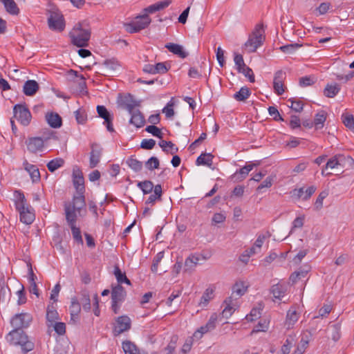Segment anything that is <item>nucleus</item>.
I'll use <instances>...</instances> for the list:
<instances>
[{
	"label": "nucleus",
	"instance_id": "nucleus-1",
	"mask_svg": "<svg viewBox=\"0 0 354 354\" xmlns=\"http://www.w3.org/2000/svg\"><path fill=\"white\" fill-rule=\"evenodd\" d=\"M91 35V29L86 21L78 22L69 32L71 44L79 48L88 46Z\"/></svg>",
	"mask_w": 354,
	"mask_h": 354
},
{
	"label": "nucleus",
	"instance_id": "nucleus-2",
	"mask_svg": "<svg viewBox=\"0 0 354 354\" xmlns=\"http://www.w3.org/2000/svg\"><path fill=\"white\" fill-rule=\"evenodd\" d=\"M7 340L12 345H19L24 354L35 348V344L28 339V335L22 330L13 329L7 335Z\"/></svg>",
	"mask_w": 354,
	"mask_h": 354
},
{
	"label": "nucleus",
	"instance_id": "nucleus-3",
	"mask_svg": "<svg viewBox=\"0 0 354 354\" xmlns=\"http://www.w3.org/2000/svg\"><path fill=\"white\" fill-rule=\"evenodd\" d=\"M86 206L84 194L76 192L71 202H65L64 204L65 216L71 215L73 218H77V214H81L82 209Z\"/></svg>",
	"mask_w": 354,
	"mask_h": 354
},
{
	"label": "nucleus",
	"instance_id": "nucleus-4",
	"mask_svg": "<svg viewBox=\"0 0 354 354\" xmlns=\"http://www.w3.org/2000/svg\"><path fill=\"white\" fill-rule=\"evenodd\" d=\"M264 32L262 24L256 25L254 30L245 43V46L248 53H254L263 44L265 40Z\"/></svg>",
	"mask_w": 354,
	"mask_h": 354
},
{
	"label": "nucleus",
	"instance_id": "nucleus-5",
	"mask_svg": "<svg viewBox=\"0 0 354 354\" xmlns=\"http://www.w3.org/2000/svg\"><path fill=\"white\" fill-rule=\"evenodd\" d=\"M48 28L58 32H62L65 29L66 21L62 12L58 9H52L48 11Z\"/></svg>",
	"mask_w": 354,
	"mask_h": 354
},
{
	"label": "nucleus",
	"instance_id": "nucleus-6",
	"mask_svg": "<svg viewBox=\"0 0 354 354\" xmlns=\"http://www.w3.org/2000/svg\"><path fill=\"white\" fill-rule=\"evenodd\" d=\"M51 138H57L55 136V133L53 131L48 130L46 136V133H44L43 138L33 137L28 138L26 140L28 150L34 153L39 151H41L44 147V141H46Z\"/></svg>",
	"mask_w": 354,
	"mask_h": 354
},
{
	"label": "nucleus",
	"instance_id": "nucleus-7",
	"mask_svg": "<svg viewBox=\"0 0 354 354\" xmlns=\"http://www.w3.org/2000/svg\"><path fill=\"white\" fill-rule=\"evenodd\" d=\"M14 117L21 122V124L27 126L31 120V113L29 109L23 104H16L13 108Z\"/></svg>",
	"mask_w": 354,
	"mask_h": 354
},
{
	"label": "nucleus",
	"instance_id": "nucleus-8",
	"mask_svg": "<svg viewBox=\"0 0 354 354\" xmlns=\"http://www.w3.org/2000/svg\"><path fill=\"white\" fill-rule=\"evenodd\" d=\"M346 164H348L351 167H353L354 159L348 156L336 155L328 160L325 165V169H334L338 166L344 167Z\"/></svg>",
	"mask_w": 354,
	"mask_h": 354
},
{
	"label": "nucleus",
	"instance_id": "nucleus-9",
	"mask_svg": "<svg viewBox=\"0 0 354 354\" xmlns=\"http://www.w3.org/2000/svg\"><path fill=\"white\" fill-rule=\"evenodd\" d=\"M32 320L30 314L21 313L16 314L11 319L10 324L15 330H21L23 328H27Z\"/></svg>",
	"mask_w": 354,
	"mask_h": 354
},
{
	"label": "nucleus",
	"instance_id": "nucleus-10",
	"mask_svg": "<svg viewBox=\"0 0 354 354\" xmlns=\"http://www.w3.org/2000/svg\"><path fill=\"white\" fill-rule=\"evenodd\" d=\"M131 327V319L127 315H122L115 319L113 329L114 336H118L124 332L129 330Z\"/></svg>",
	"mask_w": 354,
	"mask_h": 354
},
{
	"label": "nucleus",
	"instance_id": "nucleus-11",
	"mask_svg": "<svg viewBox=\"0 0 354 354\" xmlns=\"http://www.w3.org/2000/svg\"><path fill=\"white\" fill-rule=\"evenodd\" d=\"M97 112L99 117L104 120V124L106 125L107 131L109 132H113L114 129L113 127V116L111 114L107 109L103 105L97 106Z\"/></svg>",
	"mask_w": 354,
	"mask_h": 354
},
{
	"label": "nucleus",
	"instance_id": "nucleus-12",
	"mask_svg": "<svg viewBox=\"0 0 354 354\" xmlns=\"http://www.w3.org/2000/svg\"><path fill=\"white\" fill-rule=\"evenodd\" d=\"M73 183L77 193L84 194V178L82 171L79 168L73 169Z\"/></svg>",
	"mask_w": 354,
	"mask_h": 354
},
{
	"label": "nucleus",
	"instance_id": "nucleus-13",
	"mask_svg": "<svg viewBox=\"0 0 354 354\" xmlns=\"http://www.w3.org/2000/svg\"><path fill=\"white\" fill-rule=\"evenodd\" d=\"M77 218H73L71 215H68L67 218H66V221L67 224L71 229L73 238V239L78 243L83 245L84 241L81 234V230L80 227L76 226V222Z\"/></svg>",
	"mask_w": 354,
	"mask_h": 354
},
{
	"label": "nucleus",
	"instance_id": "nucleus-14",
	"mask_svg": "<svg viewBox=\"0 0 354 354\" xmlns=\"http://www.w3.org/2000/svg\"><path fill=\"white\" fill-rule=\"evenodd\" d=\"M127 292L124 288L120 285L112 286L111 290V302L112 303H122L124 301Z\"/></svg>",
	"mask_w": 354,
	"mask_h": 354
},
{
	"label": "nucleus",
	"instance_id": "nucleus-15",
	"mask_svg": "<svg viewBox=\"0 0 354 354\" xmlns=\"http://www.w3.org/2000/svg\"><path fill=\"white\" fill-rule=\"evenodd\" d=\"M119 103L120 105L122 108L127 109L129 113L132 112L133 110L135 109L136 106H140V102L136 101L134 99L133 95H132L130 93L124 96V98L122 99Z\"/></svg>",
	"mask_w": 354,
	"mask_h": 354
},
{
	"label": "nucleus",
	"instance_id": "nucleus-16",
	"mask_svg": "<svg viewBox=\"0 0 354 354\" xmlns=\"http://www.w3.org/2000/svg\"><path fill=\"white\" fill-rule=\"evenodd\" d=\"M15 196V205L16 209L19 212L22 210H24L26 207H29L30 206L27 203V200L24 194V193L21 190H15L14 192Z\"/></svg>",
	"mask_w": 354,
	"mask_h": 354
},
{
	"label": "nucleus",
	"instance_id": "nucleus-17",
	"mask_svg": "<svg viewBox=\"0 0 354 354\" xmlns=\"http://www.w3.org/2000/svg\"><path fill=\"white\" fill-rule=\"evenodd\" d=\"M91 151L90 153V167L94 168L100 162L102 156V149L100 148L97 144H93L91 146Z\"/></svg>",
	"mask_w": 354,
	"mask_h": 354
},
{
	"label": "nucleus",
	"instance_id": "nucleus-18",
	"mask_svg": "<svg viewBox=\"0 0 354 354\" xmlns=\"http://www.w3.org/2000/svg\"><path fill=\"white\" fill-rule=\"evenodd\" d=\"M218 319V315L216 313H213L209 317V319L207 322V324L201 326L198 330H197L195 333L194 336H196L198 333L201 334V336H202L203 334L207 333L208 331H210L215 328L216 327V323Z\"/></svg>",
	"mask_w": 354,
	"mask_h": 354
},
{
	"label": "nucleus",
	"instance_id": "nucleus-19",
	"mask_svg": "<svg viewBox=\"0 0 354 354\" xmlns=\"http://www.w3.org/2000/svg\"><path fill=\"white\" fill-rule=\"evenodd\" d=\"M131 115L129 123L134 125L137 128L144 126L145 120L143 114L138 109H133L132 112L129 113Z\"/></svg>",
	"mask_w": 354,
	"mask_h": 354
},
{
	"label": "nucleus",
	"instance_id": "nucleus-20",
	"mask_svg": "<svg viewBox=\"0 0 354 354\" xmlns=\"http://www.w3.org/2000/svg\"><path fill=\"white\" fill-rule=\"evenodd\" d=\"M71 321L75 322L79 319V314L81 311V306L77 298L73 297L71 300V306L69 307Z\"/></svg>",
	"mask_w": 354,
	"mask_h": 354
},
{
	"label": "nucleus",
	"instance_id": "nucleus-21",
	"mask_svg": "<svg viewBox=\"0 0 354 354\" xmlns=\"http://www.w3.org/2000/svg\"><path fill=\"white\" fill-rule=\"evenodd\" d=\"M39 89V85L37 81L29 80L25 82L23 86V92L26 96H33Z\"/></svg>",
	"mask_w": 354,
	"mask_h": 354
},
{
	"label": "nucleus",
	"instance_id": "nucleus-22",
	"mask_svg": "<svg viewBox=\"0 0 354 354\" xmlns=\"http://www.w3.org/2000/svg\"><path fill=\"white\" fill-rule=\"evenodd\" d=\"M46 120L49 126L54 129L59 128L62 125V117L57 113H47L46 114Z\"/></svg>",
	"mask_w": 354,
	"mask_h": 354
},
{
	"label": "nucleus",
	"instance_id": "nucleus-23",
	"mask_svg": "<svg viewBox=\"0 0 354 354\" xmlns=\"http://www.w3.org/2000/svg\"><path fill=\"white\" fill-rule=\"evenodd\" d=\"M165 48L168 49L169 51L178 55L180 58H185L188 55V53L184 51L183 46L179 44L167 43L165 45Z\"/></svg>",
	"mask_w": 354,
	"mask_h": 354
},
{
	"label": "nucleus",
	"instance_id": "nucleus-24",
	"mask_svg": "<svg viewBox=\"0 0 354 354\" xmlns=\"http://www.w3.org/2000/svg\"><path fill=\"white\" fill-rule=\"evenodd\" d=\"M25 169L29 173L32 182H37L40 180V173L37 167L26 161L24 163Z\"/></svg>",
	"mask_w": 354,
	"mask_h": 354
},
{
	"label": "nucleus",
	"instance_id": "nucleus-25",
	"mask_svg": "<svg viewBox=\"0 0 354 354\" xmlns=\"http://www.w3.org/2000/svg\"><path fill=\"white\" fill-rule=\"evenodd\" d=\"M162 186L160 184L155 185L153 189V194H151L147 200L145 201V204H151L152 205L156 201H162Z\"/></svg>",
	"mask_w": 354,
	"mask_h": 354
},
{
	"label": "nucleus",
	"instance_id": "nucleus-26",
	"mask_svg": "<svg viewBox=\"0 0 354 354\" xmlns=\"http://www.w3.org/2000/svg\"><path fill=\"white\" fill-rule=\"evenodd\" d=\"M20 221L27 225L31 224L35 220V214L30 207H26L24 210L19 212Z\"/></svg>",
	"mask_w": 354,
	"mask_h": 354
},
{
	"label": "nucleus",
	"instance_id": "nucleus-27",
	"mask_svg": "<svg viewBox=\"0 0 354 354\" xmlns=\"http://www.w3.org/2000/svg\"><path fill=\"white\" fill-rule=\"evenodd\" d=\"M234 295L232 294V295L224 300V304H225V308L223 310L221 313V315L223 317L226 319L229 318L234 311V308L232 304V301L234 299Z\"/></svg>",
	"mask_w": 354,
	"mask_h": 354
},
{
	"label": "nucleus",
	"instance_id": "nucleus-28",
	"mask_svg": "<svg viewBox=\"0 0 354 354\" xmlns=\"http://www.w3.org/2000/svg\"><path fill=\"white\" fill-rule=\"evenodd\" d=\"M171 3V0H164L152 4L145 9L147 13H153L168 7Z\"/></svg>",
	"mask_w": 354,
	"mask_h": 354
},
{
	"label": "nucleus",
	"instance_id": "nucleus-29",
	"mask_svg": "<svg viewBox=\"0 0 354 354\" xmlns=\"http://www.w3.org/2000/svg\"><path fill=\"white\" fill-rule=\"evenodd\" d=\"M6 10L10 15H17L19 13V9L14 0H0Z\"/></svg>",
	"mask_w": 354,
	"mask_h": 354
},
{
	"label": "nucleus",
	"instance_id": "nucleus-30",
	"mask_svg": "<svg viewBox=\"0 0 354 354\" xmlns=\"http://www.w3.org/2000/svg\"><path fill=\"white\" fill-rule=\"evenodd\" d=\"M68 73L73 75L75 77H77V83L78 84L79 91L81 93H88L86 89V83L85 77L82 75H79L78 73L74 70L71 69Z\"/></svg>",
	"mask_w": 354,
	"mask_h": 354
},
{
	"label": "nucleus",
	"instance_id": "nucleus-31",
	"mask_svg": "<svg viewBox=\"0 0 354 354\" xmlns=\"http://www.w3.org/2000/svg\"><path fill=\"white\" fill-rule=\"evenodd\" d=\"M140 30L146 28L151 23V19L147 14L139 15L133 21Z\"/></svg>",
	"mask_w": 354,
	"mask_h": 354
},
{
	"label": "nucleus",
	"instance_id": "nucleus-32",
	"mask_svg": "<svg viewBox=\"0 0 354 354\" xmlns=\"http://www.w3.org/2000/svg\"><path fill=\"white\" fill-rule=\"evenodd\" d=\"M214 156L209 153H201L196 159V163L197 165H206L208 167L212 166Z\"/></svg>",
	"mask_w": 354,
	"mask_h": 354
},
{
	"label": "nucleus",
	"instance_id": "nucleus-33",
	"mask_svg": "<svg viewBox=\"0 0 354 354\" xmlns=\"http://www.w3.org/2000/svg\"><path fill=\"white\" fill-rule=\"evenodd\" d=\"M251 95V91L247 86H243L241 89L235 93L233 97L238 102L245 101Z\"/></svg>",
	"mask_w": 354,
	"mask_h": 354
},
{
	"label": "nucleus",
	"instance_id": "nucleus-34",
	"mask_svg": "<svg viewBox=\"0 0 354 354\" xmlns=\"http://www.w3.org/2000/svg\"><path fill=\"white\" fill-rule=\"evenodd\" d=\"M103 71L106 73H109L115 71L120 66L118 62L115 59H107L104 61Z\"/></svg>",
	"mask_w": 354,
	"mask_h": 354
},
{
	"label": "nucleus",
	"instance_id": "nucleus-35",
	"mask_svg": "<svg viewBox=\"0 0 354 354\" xmlns=\"http://www.w3.org/2000/svg\"><path fill=\"white\" fill-rule=\"evenodd\" d=\"M248 287L245 286L244 282L238 281L234 284L232 286V295H236L239 297L243 296L245 292L247 291Z\"/></svg>",
	"mask_w": 354,
	"mask_h": 354
},
{
	"label": "nucleus",
	"instance_id": "nucleus-36",
	"mask_svg": "<svg viewBox=\"0 0 354 354\" xmlns=\"http://www.w3.org/2000/svg\"><path fill=\"white\" fill-rule=\"evenodd\" d=\"M122 348L125 354H137L139 351L136 345L129 340L122 342Z\"/></svg>",
	"mask_w": 354,
	"mask_h": 354
},
{
	"label": "nucleus",
	"instance_id": "nucleus-37",
	"mask_svg": "<svg viewBox=\"0 0 354 354\" xmlns=\"http://www.w3.org/2000/svg\"><path fill=\"white\" fill-rule=\"evenodd\" d=\"M137 186L142 191L144 194L151 193L155 187L153 183L151 180H148L138 182Z\"/></svg>",
	"mask_w": 354,
	"mask_h": 354
},
{
	"label": "nucleus",
	"instance_id": "nucleus-38",
	"mask_svg": "<svg viewBox=\"0 0 354 354\" xmlns=\"http://www.w3.org/2000/svg\"><path fill=\"white\" fill-rule=\"evenodd\" d=\"M127 165L135 172H139L142 169V163L141 161L136 159L133 156H131L126 160Z\"/></svg>",
	"mask_w": 354,
	"mask_h": 354
},
{
	"label": "nucleus",
	"instance_id": "nucleus-39",
	"mask_svg": "<svg viewBox=\"0 0 354 354\" xmlns=\"http://www.w3.org/2000/svg\"><path fill=\"white\" fill-rule=\"evenodd\" d=\"M342 120L344 124L354 133V117L348 113H344L342 115Z\"/></svg>",
	"mask_w": 354,
	"mask_h": 354
},
{
	"label": "nucleus",
	"instance_id": "nucleus-40",
	"mask_svg": "<svg viewBox=\"0 0 354 354\" xmlns=\"http://www.w3.org/2000/svg\"><path fill=\"white\" fill-rule=\"evenodd\" d=\"M298 318L299 315L297 311L290 308L287 312L286 324L288 325V328H290L291 326L295 324V323L298 320Z\"/></svg>",
	"mask_w": 354,
	"mask_h": 354
},
{
	"label": "nucleus",
	"instance_id": "nucleus-41",
	"mask_svg": "<svg viewBox=\"0 0 354 354\" xmlns=\"http://www.w3.org/2000/svg\"><path fill=\"white\" fill-rule=\"evenodd\" d=\"M340 88L337 84H327L324 90V95L327 97H335L339 91Z\"/></svg>",
	"mask_w": 354,
	"mask_h": 354
},
{
	"label": "nucleus",
	"instance_id": "nucleus-42",
	"mask_svg": "<svg viewBox=\"0 0 354 354\" xmlns=\"http://www.w3.org/2000/svg\"><path fill=\"white\" fill-rule=\"evenodd\" d=\"M114 274L116 277L118 284L122 283H127L128 285L131 284V281L127 277L126 274L124 272H122L118 266L115 267Z\"/></svg>",
	"mask_w": 354,
	"mask_h": 354
},
{
	"label": "nucleus",
	"instance_id": "nucleus-43",
	"mask_svg": "<svg viewBox=\"0 0 354 354\" xmlns=\"http://www.w3.org/2000/svg\"><path fill=\"white\" fill-rule=\"evenodd\" d=\"M64 164V160L61 158H57L51 160L47 164V167L50 172H54Z\"/></svg>",
	"mask_w": 354,
	"mask_h": 354
},
{
	"label": "nucleus",
	"instance_id": "nucleus-44",
	"mask_svg": "<svg viewBox=\"0 0 354 354\" xmlns=\"http://www.w3.org/2000/svg\"><path fill=\"white\" fill-rule=\"evenodd\" d=\"M271 293H272L274 298L281 299L285 295V288L281 284L273 285L271 288Z\"/></svg>",
	"mask_w": 354,
	"mask_h": 354
},
{
	"label": "nucleus",
	"instance_id": "nucleus-45",
	"mask_svg": "<svg viewBox=\"0 0 354 354\" xmlns=\"http://www.w3.org/2000/svg\"><path fill=\"white\" fill-rule=\"evenodd\" d=\"M326 113L324 111L317 113L315 116V120L313 122L316 129H319L322 128L324 127V124L326 121Z\"/></svg>",
	"mask_w": 354,
	"mask_h": 354
},
{
	"label": "nucleus",
	"instance_id": "nucleus-46",
	"mask_svg": "<svg viewBox=\"0 0 354 354\" xmlns=\"http://www.w3.org/2000/svg\"><path fill=\"white\" fill-rule=\"evenodd\" d=\"M249 171L248 169L244 166L239 170L236 171L232 176L231 178L234 181H241L246 178Z\"/></svg>",
	"mask_w": 354,
	"mask_h": 354
},
{
	"label": "nucleus",
	"instance_id": "nucleus-47",
	"mask_svg": "<svg viewBox=\"0 0 354 354\" xmlns=\"http://www.w3.org/2000/svg\"><path fill=\"white\" fill-rule=\"evenodd\" d=\"M200 259L195 255L188 257L185 261V270H192L198 263Z\"/></svg>",
	"mask_w": 354,
	"mask_h": 354
},
{
	"label": "nucleus",
	"instance_id": "nucleus-48",
	"mask_svg": "<svg viewBox=\"0 0 354 354\" xmlns=\"http://www.w3.org/2000/svg\"><path fill=\"white\" fill-rule=\"evenodd\" d=\"M81 303L84 310L86 312H89L91 310V299L88 293L86 291L82 293Z\"/></svg>",
	"mask_w": 354,
	"mask_h": 354
},
{
	"label": "nucleus",
	"instance_id": "nucleus-49",
	"mask_svg": "<svg viewBox=\"0 0 354 354\" xmlns=\"http://www.w3.org/2000/svg\"><path fill=\"white\" fill-rule=\"evenodd\" d=\"M59 319V315L53 306H48L46 310V319L53 323Z\"/></svg>",
	"mask_w": 354,
	"mask_h": 354
},
{
	"label": "nucleus",
	"instance_id": "nucleus-50",
	"mask_svg": "<svg viewBox=\"0 0 354 354\" xmlns=\"http://www.w3.org/2000/svg\"><path fill=\"white\" fill-rule=\"evenodd\" d=\"M155 74H165L171 68V65L167 62H159L154 65Z\"/></svg>",
	"mask_w": 354,
	"mask_h": 354
},
{
	"label": "nucleus",
	"instance_id": "nucleus-51",
	"mask_svg": "<svg viewBox=\"0 0 354 354\" xmlns=\"http://www.w3.org/2000/svg\"><path fill=\"white\" fill-rule=\"evenodd\" d=\"M288 102H290V107L295 112H301L303 110V102L296 98L289 99Z\"/></svg>",
	"mask_w": 354,
	"mask_h": 354
},
{
	"label": "nucleus",
	"instance_id": "nucleus-52",
	"mask_svg": "<svg viewBox=\"0 0 354 354\" xmlns=\"http://www.w3.org/2000/svg\"><path fill=\"white\" fill-rule=\"evenodd\" d=\"M145 131L160 139H162L163 137V133L161 132V130L156 125L147 126Z\"/></svg>",
	"mask_w": 354,
	"mask_h": 354
},
{
	"label": "nucleus",
	"instance_id": "nucleus-53",
	"mask_svg": "<svg viewBox=\"0 0 354 354\" xmlns=\"http://www.w3.org/2000/svg\"><path fill=\"white\" fill-rule=\"evenodd\" d=\"M160 165V162L158 158L152 156L146 162L145 167L149 170H153L155 169H158Z\"/></svg>",
	"mask_w": 354,
	"mask_h": 354
},
{
	"label": "nucleus",
	"instance_id": "nucleus-54",
	"mask_svg": "<svg viewBox=\"0 0 354 354\" xmlns=\"http://www.w3.org/2000/svg\"><path fill=\"white\" fill-rule=\"evenodd\" d=\"M234 63L236 66V69L238 72L242 71V69L245 67V64L243 60V55L238 53H234Z\"/></svg>",
	"mask_w": 354,
	"mask_h": 354
},
{
	"label": "nucleus",
	"instance_id": "nucleus-55",
	"mask_svg": "<svg viewBox=\"0 0 354 354\" xmlns=\"http://www.w3.org/2000/svg\"><path fill=\"white\" fill-rule=\"evenodd\" d=\"M10 297L11 291L8 286H3L0 288V301L4 302L9 300Z\"/></svg>",
	"mask_w": 354,
	"mask_h": 354
},
{
	"label": "nucleus",
	"instance_id": "nucleus-56",
	"mask_svg": "<svg viewBox=\"0 0 354 354\" xmlns=\"http://www.w3.org/2000/svg\"><path fill=\"white\" fill-rule=\"evenodd\" d=\"M301 46H302L301 44H299L297 43H295V44H287V45H285V46H282L279 48H280V50L283 53H292L295 50H297L299 47H301Z\"/></svg>",
	"mask_w": 354,
	"mask_h": 354
},
{
	"label": "nucleus",
	"instance_id": "nucleus-57",
	"mask_svg": "<svg viewBox=\"0 0 354 354\" xmlns=\"http://www.w3.org/2000/svg\"><path fill=\"white\" fill-rule=\"evenodd\" d=\"M288 125L292 129H295L301 127V120L299 116L292 115L288 122Z\"/></svg>",
	"mask_w": 354,
	"mask_h": 354
},
{
	"label": "nucleus",
	"instance_id": "nucleus-58",
	"mask_svg": "<svg viewBox=\"0 0 354 354\" xmlns=\"http://www.w3.org/2000/svg\"><path fill=\"white\" fill-rule=\"evenodd\" d=\"M75 119L78 124H84L86 120V114L85 113L84 111H82L81 109H78L74 112Z\"/></svg>",
	"mask_w": 354,
	"mask_h": 354
},
{
	"label": "nucleus",
	"instance_id": "nucleus-59",
	"mask_svg": "<svg viewBox=\"0 0 354 354\" xmlns=\"http://www.w3.org/2000/svg\"><path fill=\"white\" fill-rule=\"evenodd\" d=\"M274 178L271 176H268L257 188L258 192H260L263 188H268L272 185Z\"/></svg>",
	"mask_w": 354,
	"mask_h": 354
},
{
	"label": "nucleus",
	"instance_id": "nucleus-60",
	"mask_svg": "<svg viewBox=\"0 0 354 354\" xmlns=\"http://www.w3.org/2000/svg\"><path fill=\"white\" fill-rule=\"evenodd\" d=\"M156 145V141L153 139H144L142 140L140 147L144 149H152Z\"/></svg>",
	"mask_w": 354,
	"mask_h": 354
},
{
	"label": "nucleus",
	"instance_id": "nucleus-61",
	"mask_svg": "<svg viewBox=\"0 0 354 354\" xmlns=\"http://www.w3.org/2000/svg\"><path fill=\"white\" fill-rule=\"evenodd\" d=\"M332 332V339L336 342L340 338V326L338 324H333L330 327Z\"/></svg>",
	"mask_w": 354,
	"mask_h": 354
},
{
	"label": "nucleus",
	"instance_id": "nucleus-62",
	"mask_svg": "<svg viewBox=\"0 0 354 354\" xmlns=\"http://www.w3.org/2000/svg\"><path fill=\"white\" fill-rule=\"evenodd\" d=\"M174 103L171 102H169L167 103V106L164 107L162 109V112L165 113V116L167 118H171L174 115V110L173 109Z\"/></svg>",
	"mask_w": 354,
	"mask_h": 354
},
{
	"label": "nucleus",
	"instance_id": "nucleus-63",
	"mask_svg": "<svg viewBox=\"0 0 354 354\" xmlns=\"http://www.w3.org/2000/svg\"><path fill=\"white\" fill-rule=\"evenodd\" d=\"M315 83V80L310 76L302 77L299 79V84L301 87L311 86Z\"/></svg>",
	"mask_w": 354,
	"mask_h": 354
},
{
	"label": "nucleus",
	"instance_id": "nucleus-64",
	"mask_svg": "<svg viewBox=\"0 0 354 354\" xmlns=\"http://www.w3.org/2000/svg\"><path fill=\"white\" fill-rule=\"evenodd\" d=\"M292 342L293 339L292 337H288L286 339L285 343L281 346V351L282 352V354H288L290 353Z\"/></svg>",
	"mask_w": 354,
	"mask_h": 354
}]
</instances>
